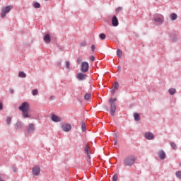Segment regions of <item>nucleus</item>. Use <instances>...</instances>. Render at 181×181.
<instances>
[{
  "mask_svg": "<svg viewBox=\"0 0 181 181\" xmlns=\"http://www.w3.org/2000/svg\"><path fill=\"white\" fill-rule=\"evenodd\" d=\"M30 108V105L28 102H23L21 105L19 106L18 110L22 111V115L23 118H30L29 115V110Z\"/></svg>",
  "mask_w": 181,
  "mask_h": 181,
  "instance_id": "obj_1",
  "label": "nucleus"
},
{
  "mask_svg": "<svg viewBox=\"0 0 181 181\" xmlns=\"http://www.w3.org/2000/svg\"><path fill=\"white\" fill-rule=\"evenodd\" d=\"M135 160H136L135 156L130 155L124 158V164L125 166H132L135 163Z\"/></svg>",
  "mask_w": 181,
  "mask_h": 181,
  "instance_id": "obj_2",
  "label": "nucleus"
},
{
  "mask_svg": "<svg viewBox=\"0 0 181 181\" xmlns=\"http://www.w3.org/2000/svg\"><path fill=\"white\" fill-rule=\"evenodd\" d=\"M11 9H13V6L12 5L3 8L1 10V18H5V16H6V13H9Z\"/></svg>",
  "mask_w": 181,
  "mask_h": 181,
  "instance_id": "obj_3",
  "label": "nucleus"
},
{
  "mask_svg": "<svg viewBox=\"0 0 181 181\" xmlns=\"http://www.w3.org/2000/svg\"><path fill=\"white\" fill-rule=\"evenodd\" d=\"M88 69H89L88 62H83L81 63V70L82 73H87L88 71Z\"/></svg>",
  "mask_w": 181,
  "mask_h": 181,
  "instance_id": "obj_4",
  "label": "nucleus"
},
{
  "mask_svg": "<svg viewBox=\"0 0 181 181\" xmlns=\"http://www.w3.org/2000/svg\"><path fill=\"white\" fill-rule=\"evenodd\" d=\"M62 129L64 132H69V131H71V124H62Z\"/></svg>",
  "mask_w": 181,
  "mask_h": 181,
  "instance_id": "obj_5",
  "label": "nucleus"
},
{
  "mask_svg": "<svg viewBox=\"0 0 181 181\" xmlns=\"http://www.w3.org/2000/svg\"><path fill=\"white\" fill-rule=\"evenodd\" d=\"M110 105V115L114 117V115H115V111L117 110V105H115V103H112Z\"/></svg>",
  "mask_w": 181,
  "mask_h": 181,
  "instance_id": "obj_6",
  "label": "nucleus"
},
{
  "mask_svg": "<svg viewBox=\"0 0 181 181\" xmlns=\"http://www.w3.org/2000/svg\"><path fill=\"white\" fill-rule=\"evenodd\" d=\"M154 22H157L158 23H162L163 21H165V18L162 15H159L157 17H153Z\"/></svg>",
  "mask_w": 181,
  "mask_h": 181,
  "instance_id": "obj_7",
  "label": "nucleus"
},
{
  "mask_svg": "<svg viewBox=\"0 0 181 181\" xmlns=\"http://www.w3.org/2000/svg\"><path fill=\"white\" fill-rule=\"evenodd\" d=\"M33 173L35 176H39V173H40V166L35 165L33 168Z\"/></svg>",
  "mask_w": 181,
  "mask_h": 181,
  "instance_id": "obj_8",
  "label": "nucleus"
},
{
  "mask_svg": "<svg viewBox=\"0 0 181 181\" xmlns=\"http://www.w3.org/2000/svg\"><path fill=\"white\" fill-rule=\"evenodd\" d=\"M76 77L78 80L83 81V80H86L87 75L86 74L79 73L77 74Z\"/></svg>",
  "mask_w": 181,
  "mask_h": 181,
  "instance_id": "obj_9",
  "label": "nucleus"
},
{
  "mask_svg": "<svg viewBox=\"0 0 181 181\" xmlns=\"http://www.w3.org/2000/svg\"><path fill=\"white\" fill-rule=\"evenodd\" d=\"M52 121H54V122H60V121H62V117H60L56 115H52Z\"/></svg>",
  "mask_w": 181,
  "mask_h": 181,
  "instance_id": "obj_10",
  "label": "nucleus"
},
{
  "mask_svg": "<svg viewBox=\"0 0 181 181\" xmlns=\"http://www.w3.org/2000/svg\"><path fill=\"white\" fill-rule=\"evenodd\" d=\"M35 131V124L33 123H31L28 125V133L32 134Z\"/></svg>",
  "mask_w": 181,
  "mask_h": 181,
  "instance_id": "obj_11",
  "label": "nucleus"
},
{
  "mask_svg": "<svg viewBox=\"0 0 181 181\" xmlns=\"http://www.w3.org/2000/svg\"><path fill=\"white\" fill-rule=\"evenodd\" d=\"M144 136L148 140H151V139H153L155 138V136H153V134H152L151 132H146Z\"/></svg>",
  "mask_w": 181,
  "mask_h": 181,
  "instance_id": "obj_12",
  "label": "nucleus"
},
{
  "mask_svg": "<svg viewBox=\"0 0 181 181\" xmlns=\"http://www.w3.org/2000/svg\"><path fill=\"white\" fill-rule=\"evenodd\" d=\"M158 156H159L160 159L163 160V159H165V158H166V153H165V151H163V150H161L158 152Z\"/></svg>",
  "mask_w": 181,
  "mask_h": 181,
  "instance_id": "obj_13",
  "label": "nucleus"
},
{
  "mask_svg": "<svg viewBox=\"0 0 181 181\" xmlns=\"http://www.w3.org/2000/svg\"><path fill=\"white\" fill-rule=\"evenodd\" d=\"M23 127V124L22 123V122H17V123L15 125L16 129H18V131L20 129H22Z\"/></svg>",
  "mask_w": 181,
  "mask_h": 181,
  "instance_id": "obj_14",
  "label": "nucleus"
},
{
  "mask_svg": "<svg viewBox=\"0 0 181 181\" xmlns=\"http://www.w3.org/2000/svg\"><path fill=\"white\" fill-rule=\"evenodd\" d=\"M112 25L113 26H117L118 25V18H117V16H114L112 19Z\"/></svg>",
  "mask_w": 181,
  "mask_h": 181,
  "instance_id": "obj_15",
  "label": "nucleus"
},
{
  "mask_svg": "<svg viewBox=\"0 0 181 181\" xmlns=\"http://www.w3.org/2000/svg\"><path fill=\"white\" fill-rule=\"evenodd\" d=\"M44 41L45 42V43H47V44L50 43L52 40L50 39V35L49 34H47V35H45Z\"/></svg>",
  "mask_w": 181,
  "mask_h": 181,
  "instance_id": "obj_16",
  "label": "nucleus"
},
{
  "mask_svg": "<svg viewBox=\"0 0 181 181\" xmlns=\"http://www.w3.org/2000/svg\"><path fill=\"white\" fill-rule=\"evenodd\" d=\"M84 152L87 155L88 158H90V146H86L84 149Z\"/></svg>",
  "mask_w": 181,
  "mask_h": 181,
  "instance_id": "obj_17",
  "label": "nucleus"
},
{
  "mask_svg": "<svg viewBox=\"0 0 181 181\" xmlns=\"http://www.w3.org/2000/svg\"><path fill=\"white\" fill-rule=\"evenodd\" d=\"M170 18H171L172 21H176L177 19V14L172 13L170 15Z\"/></svg>",
  "mask_w": 181,
  "mask_h": 181,
  "instance_id": "obj_18",
  "label": "nucleus"
},
{
  "mask_svg": "<svg viewBox=\"0 0 181 181\" xmlns=\"http://www.w3.org/2000/svg\"><path fill=\"white\" fill-rule=\"evenodd\" d=\"M18 76L21 77V78H25V77H26V74H25V72H23V71H20V72L18 73Z\"/></svg>",
  "mask_w": 181,
  "mask_h": 181,
  "instance_id": "obj_19",
  "label": "nucleus"
},
{
  "mask_svg": "<svg viewBox=\"0 0 181 181\" xmlns=\"http://www.w3.org/2000/svg\"><path fill=\"white\" fill-rule=\"evenodd\" d=\"M168 93L170 94V95H173V94H176V89L170 88L169 89Z\"/></svg>",
  "mask_w": 181,
  "mask_h": 181,
  "instance_id": "obj_20",
  "label": "nucleus"
},
{
  "mask_svg": "<svg viewBox=\"0 0 181 181\" xmlns=\"http://www.w3.org/2000/svg\"><path fill=\"white\" fill-rule=\"evenodd\" d=\"M134 119L135 121H139L141 119V118L139 117V114L138 113H134Z\"/></svg>",
  "mask_w": 181,
  "mask_h": 181,
  "instance_id": "obj_21",
  "label": "nucleus"
},
{
  "mask_svg": "<svg viewBox=\"0 0 181 181\" xmlns=\"http://www.w3.org/2000/svg\"><path fill=\"white\" fill-rule=\"evenodd\" d=\"M99 37L100 39H101V40H104L105 37H107V36L104 33H100L99 35Z\"/></svg>",
  "mask_w": 181,
  "mask_h": 181,
  "instance_id": "obj_22",
  "label": "nucleus"
},
{
  "mask_svg": "<svg viewBox=\"0 0 181 181\" xmlns=\"http://www.w3.org/2000/svg\"><path fill=\"white\" fill-rule=\"evenodd\" d=\"M117 55L118 57H122V51L121 49H117Z\"/></svg>",
  "mask_w": 181,
  "mask_h": 181,
  "instance_id": "obj_23",
  "label": "nucleus"
},
{
  "mask_svg": "<svg viewBox=\"0 0 181 181\" xmlns=\"http://www.w3.org/2000/svg\"><path fill=\"white\" fill-rule=\"evenodd\" d=\"M84 98H85V100H90V98H91V94H90V93H86V94L85 95V96H84Z\"/></svg>",
  "mask_w": 181,
  "mask_h": 181,
  "instance_id": "obj_24",
  "label": "nucleus"
},
{
  "mask_svg": "<svg viewBox=\"0 0 181 181\" xmlns=\"http://www.w3.org/2000/svg\"><path fill=\"white\" fill-rule=\"evenodd\" d=\"M12 121V118L11 117H7L6 118V124L7 125H11V122Z\"/></svg>",
  "mask_w": 181,
  "mask_h": 181,
  "instance_id": "obj_25",
  "label": "nucleus"
},
{
  "mask_svg": "<svg viewBox=\"0 0 181 181\" xmlns=\"http://www.w3.org/2000/svg\"><path fill=\"white\" fill-rule=\"evenodd\" d=\"M33 6H34L35 8H40V4H39L38 2H35V3L33 4Z\"/></svg>",
  "mask_w": 181,
  "mask_h": 181,
  "instance_id": "obj_26",
  "label": "nucleus"
},
{
  "mask_svg": "<svg viewBox=\"0 0 181 181\" xmlns=\"http://www.w3.org/2000/svg\"><path fill=\"white\" fill-rule=\"evenodd\" d=\"M81 128L82 131L84 132L86 131V123H84V122H82L81 123Z\"/></svg>",
  "mask_w": 181,
  "mask_h": 181,
  "instance_id": "obj_27",
  "label": "nucleus"
},
{
  "mask_svg": "<svg viewBox=\"0 0 181 181\" xmlns=\"http://www.w3.org/2000/svg\"><path fill=\"white\" fill-rule=\"evenodd\" d=\"M119 87V83H118V82H115L114 85L115 90H118Z\"/></svg>",
  "mask_w": 181,
  "mask_h": 181,
  "instance_id": "obj_28",
  "label": "nucleus"
},
{
  "mask_svg": "<svg viewBox=\"0 0 181 181\" xmlns=\"http://www.w3.org/2000/svg\"><path fill=\"white\" fill-rule=\"evenodd\" d=\"M32 93H33V95H37V94H39V91L37 90V89H34Z\"/></svg>",
  "mask_w": 181,
  "mask_h": 181,
  "instance_id": "obj_29",
  "label": "nucleus"
},
{
  "mask_svg": "<svg viewBox=\"0 0 181 181\" xmlns=\"http://www.w3.org/2000/svg\"><path fill=\"white\" fill-rule=\"evenodd\" d=\"M113 181H117L118 180V175L115 174L112 177Z\"/></svg>",
  "mask_w": 181,
  "mask_h": 181,
  "instance_id": "obj_30",
  "label": "nucleus"
},
{
  "mask_svg": "<svg viewBox=\"0 0 181 181\" xmlns=\"http://www.w3.org/2000/svg\"><path fill=\"white\" fill-rule=\"evenodd\" d=\"M175 175L178 179H181V171H177Z\"/></svg>",
  "mask_w": 181,
  "mask_h": 181,
  "instance_id": "obj_31",
  "label": "nucleus"
},
{
  "mask_svg": "<svg viewBox=\"0 0 181 181\" xmlns=\"http://www.w3.org/2000/svg\"><path fill=\"white\" fill-rule=\"evenodd\" d=\"M80 46H81V47H84L87 46V42H81Z\"/></svg>",
  "mask_w": 181,
  "mask_h": 181,
  "instance_id": "obj_32",
  "label": "nucleus"
},
{
  "mask_svg": "<svg viewBox=\"0 0 181 181\" xmlns=\"http://www.w3.org/2000/svg\"><path fill=\"white\" fill-rule=\"evenodd\" d=\"M170 146H172L173 149H176L177 146H176V144L172 142L170 143Z\"/></svg>",
  "mask_w": 181,
  "mask_h": 181,
  "instance_id": "obj_33",
  "label": "nucleus"
},
{
  "mask_svg": "<svg viewBox=\"0 0 181 181\" xmlns=\"http://www.w3.org/2000/svg\"><path fill=\"white\" fill-rule=\"evenodd\" d=\"M115 101H117V98H111L110 100V104H112V103H114L115 104Z\"/></svg>",
  "mask_w": 181,
  "mask_h": 181,
  "instance_id": "obj_34",
  "label": "nucleus"
},
{
  "mask_svg": "<svg viewBox=\"0 0 181 181\" xmlns=\"http://www.w3.org/2000/svg\"><path fill=\"white\" fill-rule=\"evenodd\" d=\"M66 69H70V63L69 62V61L66 62Z\"/></svg>",
  "mask_w": 181,
  "mask_h": 181,
  "instance_id": "obj_35",
  "label": "nucleus"
},
{
  "mask_svg": "<svg viewBox=\"0 0 181 181\" xmlns=\"http://www.w3.org/2000/svg\"><path fill=\"white\" fill-rule=\"evenodd\" d=\"M81 62H83V58L78 57V58L77 59V62H78V64H80V63H81Z\"/></svg>",
  "mask_w": 181,
  "mask_h": 181,
  "instance_id": "obj_36",
  "label": "nucleus"
},
{
  "mask_svg": "<svg viewBox=\"0 0 181 181\" xmlns=\"http://www.w3.org/2000/svg\"><path fill=\"white\" fill-rule=\"evenodd\" d=\"M119 11H122V7H118V8L116 9V12H119Z\"/></svg>",
  "mask_w": 181,
  "mask_h": 181,
  "instance_id": "obj_37",
  "label": "nucleus"
},
{
  "mask_svg": "<svg viewBox=\"0 0 181 181\" xmlns=\"http://www.w3.org/2000/svg\"><path fill=\"white\" fill-rule=\"evenodd\" d=\"M92 52H94L95 50V45H93L91 46Z\"/></svg>",
  "mask_w": 181,
  "mask_h": 181,
  "instance_id": "obj_38",
  "label": "nucleus"
},
{
  "mask_svg": "<svg viewBox=\"0 0 181 181\" xmlns=\"http://www.w3.org/2000/svg\"><path fill=\"white\" fill-rule=\"evenodd\" d=\"M90 59L91 62H94V60H95V57H94V56H91Z\"/></svg>",
  "mask_w": 181,
  "mask_h": 181,
  "instance_id": "obj_39",
  "label": "nucleus"
},
{
  "mask_svg": "<svg viewBox=\"0 0 181 181\" xmlns=\"http://www.w3.org/2000/svg\"><path fill=\"white\" fill-rule=\"evenodd\" d=\"M115 145H117V134H115Z\"/></svg>",
  "mask_w": 181,
  "mask_h": 181,
  "instance_id": "obj_40",
  "label": "nucleus"
},
{
  "mask_svg": "<svg viewBox=\"0 0 181 181\" xmlns=\"http://www.w3.org/2000/svg\"><path fill=\"white\" fill-rule=\"evenodd\" d=\"M2 108H3L2 103L0 102V110H2Z\"/></svg>",
  "mask_w": 181,
  "mask_h": 181,
  "instance_id": "obj_41",
  "label": "nucleus"
},
{
  "mask_svg": "<svg viewBox=\"0 0 181 181\" xmlns=\"http://www.w3.org/2000/svg\"><path fill=\"white\" fill-rule=\"evenodd\" d=\"M111 93H112V94H114V93H115V89H112V90H111Z\"/></svg>",
  "mask_w": 181,
  "mask_h": 181,
  "instance_id": "obj_42",
  "label": "nucleus"
},
{
  "mask_svg": "<svg viewBox=\"0 0 181 181\" xmlns=\"http://www.w3.org/2000/svg\"><path fill=\"white\" fill-rule=\"evenodd\" d=\"M10 91H11V94H13V90L11 89Z\"/></svg>",
  "mask_w": 181,
  "mask_h": 181,
  "instance_id": "obj_43",
  "label": "nucleus"
},
{
  "mask_svg": "<svg viewBox=\"0 0 181 181\" xmlns=\"http://www.w3.org/2000/svg\"><path fill=\"white\" fill-rule=\"evenodd\" d=\"M118 69L121 71V66H118Z\"/></svg>",
  "mask_w": 181,
  "mask_h": 181,
  "instance_id": "obj_44",
  "label": "nucleus"
}]
</instances>
